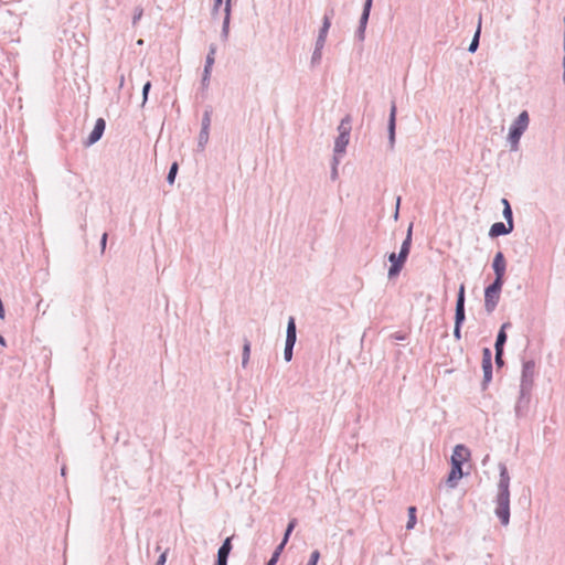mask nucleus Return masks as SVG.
Instances as JSON below:
<instances>
[{"instance_id":"nucleus-1","label":"nucleus","mask_w":565,"mask_h":565,"mask_svg":"<svg viewBox=\"0 0 565 565\" xmlns=\"http://www.w3.org/2000/svg\"><path fill=\"white\" fill-rule=\"evenodd\" d=\"M498 492L494 498V514L503 526L510 523V475L504 463H499Z\"/></svg>"},{"instance_id":"nucleus-2","label":"nucleus","mask_w":565,"mask_h":565,"mask_svg":"<svg viewBox=\"0 0 565 565\" xmlns=\"http://www.w3.org/2000/svg\"><path fill=\"white\" fill-rule=\"evenodd\" d=\"M412 234H413V224H411L407 230L406 237L402 243L399 253L398 254L391 253L388 255V262L391 263V266H390L388 273H387L388 278H393L402 271V269L407 260V257L409 255V252H411Z\"/></svg>"},{"instance_id":"nucleus-3","label":"nucleus","mask_w":565,"mask_h":565,"mask_svg":"<svg viewBox=\"0 0 565 565\" xmlns=\"http://www.w3.org/2000/svg\"><path fill=\"white\" fill-rule=\"evenodd\" d=\"M529 124L530 116L526 110L521 111L511 124L508 135V141L510 143L511 151H516L519 149L520 139L526 131Z\"/></svg>"},{"instance_id":"nucleus-4","label":"nucleus","mask_w":565,"mask_h":565,"mask_svg":"<svg viewBox=\"0 0 565 565\" xmlns=\"http://www.w3.org/2000/svg\"><path fill=\"white\" fill-rule=\"evenodd\" d=\"M503 284L504 282L492 281L489 286L486 287L484 310L488 315H491L495 310L500 301Z\"/></svg>"},{"instance_id":"nucleus-5","label":"nucleus","mask_w":565,"mask_h":565,"mask_svg":"<svg viewBox=\"0 0 565 565\" xmlns=\"http://www.w3.org/2000/svg\"><path fill=\"white\" fill-rule=\"evenodd\" d=\"M535 376L534 360H523L520 390L532 391Z\"/></svg>"},{"instance_id":"nucleus-6","label":"nucleus","mask_w":565,"mask_h":565,"mask_svg":"<svg viewBox=\"0 0 565 565\" xmlns=\"http://www.w3.org/2000/svg\"><path fill=\"white\" fill-rule=\"evenodd\" d=\"M532 391L520 390L519 397L514 406L516 418H523L529 414Z\"/></svg>"},{"instance_id":"nucleus-7","label":"nucleus","mask_w":565,"mask_h":565,"mask_svg":"<svg viewBox=\"0 0 565 565\" xmlns=\"http://www.w3.org/2000/svg\"><path fill=\"white\" fill-rule=\"evenodd\" d=\"M492 352L489 348H483L482 350V371H483V380H482V388L486 390L488 384L492 380Z\"/></svg>"},{"instance_id":"nucleus-8","label":"nucleus","mask_w":565,"mask_h":565,"mask_svg":"<svg viewBox=\"0 0 565 565\" xmlns=\"http://www.w3.org/2000/svg\"><path fill=\"white\" fill-rule=\"evenodd\" d=\"M465 285L461 284L457 294L456 309H455V326H462L466 320L465 311Z\"/></svg>"},{"instance_id":"nucleus-9","label":"nucleus","mask_w":565,"mask_h":565,"mask_svg":"<svg viewBox=\"0 0 565 565\" xmlns=\"http://www.w3.org/2000/svg\"><path fill=\"white\" fill-rule=\"evenodd\" d=\"M492 268H493V271L495 275V278L493 281L504 282L507 264H505L504 255L502 252H498L494 255V258L492 262Z\"/></svg>"},{"instance_id":"nucleus-10","label":"nucleus","mask_w":565,"mask_h":565,"mask_svg":"<svg viewBox=\"0 0 565 565\" xmlns=\"http://www.w3.org/2000/svg\"><path fill=\"white\" fill-rule=\"evenodd\" d=\"M106 128V121L103 118H98L95 121L94 129L89 134L87 140L85 141V146L89 147L96 143L104 135Z\"/></svg>"},{"instance_id":"nucleus-11","label":"nucleus","mask_w":565,"mask_h":565,"mask_svg":"<svg viewBox=\"0 0 565 565\" xmlns=\"http://www.w3.org/2000/svg\"><path fill=\"white\" fill-rule=\"evenodd\" d=\"M514 230V224H508L503 222H497L491 225L489 230V236L495 238L499 236L508 235Z\"/></svg>"},{"instance_id":"nucleus-12","label":"nucleus","mask_w":565,"mask_h":565,"mask_svg":"<svg viewBox=\"0 0 565 565\" xmlns=\"http://www.w3.org/2000/svg\"><path fill=\"white\" fill-rule=\"evenodd\" d=\"M396 110H397L396 104H395V102H392L391 109H390L388 125H387L388 141H390L391 148H393L394 143H395Z\"/></svg>"},{"instance_id":"nucleus-13","label":"nucleus","mask_w":565,"mask_h":565,"mask_svg":"<svg viewBox=\"0 0 565 565\" xmlns=\"http://www.w3.org/2000/svg\"><path fill=\"white\" fill-rule=\"evenodd\" d=\"M232 0H225L224 6V19L222 23L221 39L227 41L230 34L231 12H232Z\"/></svg>"},{"instance_id":"nucleus-14","label":"nucleus","mask_w":565,"mask_h":565,"mask_svg":"<svg viewBox=\"0 0 565 565\" xmlns=\"http://www.w3.org/2000/svg\"><path fill=\"white\" fill-rule=\"evenodd\" d=\"M463 476L462 465L459 462H451V469L447 478V484L450 488H455L457 486V481L461 479Z\"/></svg>"},{"instance_id":"nucleus-15","label":"nucleus","mask_w":565,"mask_h":565,"mask_svg":"<svg viewBox=\"0 0 565 565\" xmlns=\"http://www.w3.org/2000/svg\"><path fill=\"white\" fill-rule=\"evenodd\" d=\"M470 457L469 449L463 445H457L454 448L452 455H451V462H459L462 465L468 458Z\"/></svg>"},{"instance_id":"nucleus-16","label":"nucleus","mask_w":565,"mask_h":565,"mask_svg":"<svg viewBox=\"0 0 565 565\" xmlns=\"http://www.w3.org/2000/svg\"><path fill=\"white\" fill-rule=\"evenodd\" d=\"M297 341V328L294 317H290L287 323L286 342L285 345L295 347Z\"/></svg>"},{"instance_id":"nucleus-17","label":"nucleus","mask_w":565,"mask_h":565,"mask_svg":"<svg viewBox=\"0 0 565 565\" xmlns=\"http://www.w3.org/2000/svg\"><path fill=\"white\" fill-rule=\"evenodd\" d=\"M510 327H511L510 322H504L501 326V328H500V330H499V332L497 334V339H495V343H494V350L495 351L504 352V344H505L507 339H508L505 330L508 328H510Z\"/></svg>"},{"instance_id":"nucleus-18","label":"nucleus","mask_w":565,"mask_h":565,"mask_svg":"<svg viewBox=\"0 0 565 565\" xmlns=\"http://www.w3.org/2000/svg\"><path fill=\"white\" fill-rule=\"evenodd\" d=\"M350 141V135L339 134L334 141V153L335 154H344L347 150V146Z\"/></svg>"},{"instance_id":"nucleus-19","label":"nucleus","mask_w":565,"mask_h":565,"mask_svg":"<svg viewBox=\"0 0 565 565\" xmlns=\"http://www.w3.org/2000/svg\"><path fill=\"white\" fill-rule=\"evenodd\" d=\"M333 14H334L333 9H330L329 11H327L324 13V17L322 19V25H321V28L319 30V34H318L319 38L327 40L328 32L331 26V18L333 17Z\"/></svg>"},{"instance_id":"nucleus-20","label":"nucleus","mask_w":565,"mask_h":565,"mask_svg":"<svg viewBox=\"0 0 565 565\" xmlns=\"http://www.w3.org/2000/svg\"><path fill=\"white\" fill-rule=\"evenodd\" d=\"M232 547V537H226L217 550L216 558L227 562Z\"/></svg>"},{"instance_id":"nucleus-21","label":"nucleus","mask_w":565,"mask_h":565,"mask_svg":"<svg viewBox=\"0 0 565 565\" xmlns=\"http://www.w3.org/2000/svg\"><path fill=\"white\" fill-rule=\"evenodd\" d=\"M216 50H217L216 45L214 43H211L209 46V52H207L206 58H205L204 71L212 72V67L215 62Z\"/></svg>"},{"instance_id":"nucleus-22","label":"nucleus","mask_w":565,"mask_h":565,"mask_svg":"<svg viewBox=\"0 0 565 565\" xmlns=\"http://www.w3.org/2000/svg\"><path fill=\"white\" fill-rule=\"evenodd\" d=\"M372 4H373L372 1H366V0L364 1L362 14H361L360 21H359V26L366 28L367 21L370 18V12L372 9Z\"/></svg>"},{"instance_id":"nucleus-23","label":"nucleus","mask_w":565,"mask_h":565,"mask_svg":"<svg viewBox=\"0 0 565 565\" xmlns=\"http://www.w3.org/2000/svg\"><path fill=\"white\" fill-rule=\"evenodd\" d=\"M351 116L350 115H347L345 117H343L338 126V131L339 134H343V135H350L351 134Z\"/></svg>"},{"instance_id":"nucleus-24","label":"nucleus","mask_w":565,"mask_h":565,"mask_svg":"<svg viewBox=\"0 0 565 565\" xmlns=\"http://www.w3.org/2000/svg\"><path fill=\"white\" fill-rule=\"evenodd\" d=\"M250 356V342L248 340L244 341L243 352H242V366L246 367Z\"/></svg>"},{"instance_id":"nucleus-25","label":"nucleus","mask_w":565,"mask_h":565,"mask_svg":"<svg viewBox=\"0 0 565 565\" xmlns=\"http://www.w3.org/2000/svg\"><path fill=\"white\" fill-rule=\"evenodd\" d=\"M209 137H210V130H205V129L200 130L199 139H198V148L200 150H204L206 143L209 142Z\"/></svg>"},{"instance_id":"nucleus-26","label":"nucleus","mask_w":565,"mask_h":565,"mask_svg":"<svg viewBox=\"0 0 565 565\" xmlns=\"http://www.w3.org/2000/svg\"><path fill=\"white\" fill-rule=\"evenodd\" d=\"M211 116H212V110L210 108L205 109L203 113V116H202L201 129L210 130Z\"/></svg>"},{"instance_id":"nucleus-27","label":"nucleus","mask_w":565,"mask_h":565,"mask_svg":"<svg viewBox=\"0 0 565 565\" xmlns=\"http://www.w3.org/2000/svg\"><path fill=\"white\" fill-rule=\"evenodd\" d=\"M416 524V508L409 507L408 508V521L406 524L407 530H412Z\"/></svg>"},{"instance_id":"nucleus-28","label":"nucleus","mask_w":565,"mask_h":565,"mask_svg":"<svg viewBox=\"0 0 565 565\" xmlns=\"http://www.w3.org/2000/svg\"><path fill=\"white\" fill-rule=\"evenodd\" d=\"M479 38H480V25L478 26L471 43L469 44L468 51L470 53H475L478 50L479 46Z\"/></svg>"},{"instance_id":"nucleus-29","label":"nucleus","mask_w":565,"mask_h":565,"mask_svg":"<svg viewBox=\"0 0 565 565\" xmlns=\"http://www.w3.org/2000/svg\"><path fill=\"white\" fill-rule=\"evenodd\" d=\"M322 60V50L315 49L311 55L310 65L311 67H316L321 63Z\"/></svg>"},{"instance_id":"nucleus-30","label":"nucleus","mask_w":565,"mask_h":565,"mask_svg":"<svg viewBox=\"0 0 565 565\" xmlns=\"http://www.w3.org/2000/svg\"><path fill=\"white\" fill-rule=\"evenodd\" d=\"M179 166L177 162H173L169 169L168 175H167V182L169 184H173L177 173H178Z\"/></svg>"},{"instance_id":"nucleus-31","label":"nucleus","mask_w":565,"mask_h":565,"mask_svg":"<svg viewBox=\"0 0 565 565\" xmlns=\"http://www.w3.org/2000/svg\"><path fill=\"white\" fill-rule=\"evenodd\" d=\"M502 214L508 224H514L511 204H507V206L503 209Z\"/></svg>"},{"instance_id":"nucleus-32","label":"nucleus","mask_w":565,"mask_h":565,"mask_svg":"<svg viewBox=\"0 0 565 565\" xmlns=\"http://www.w3.org/2000/svg\"><path fill=\"white\" fill-rule=\"evenodd\" d=\"M296 524H297V520L296 519H292V520L289 521V523L287 525V529L285 531V534H284V539H282L285 542H288L289 536L292 533Z\"/></svg>"},{"instance_id":"nucleus-33","label":"nucleus","mask_w":565,"mask_h":565,"mask_svg":"<svg viewBox=\"0 0 565 565\" xmlns=\"http://www.w3.org/2000/svg\"><path fill=\"white\" fill-rule=\"evenodd\" d=\"M142 14H143V9L141 7H136L135 8V11H134V17H132V25H137V23L140 21V19L142 18Z\"/></svg>"},{"instance_id":"nucleus-34","label":"nucleus","mask_w":565,"mask_h":565,"mask_svg":"<svg viewBox=\"0 0 565 565\" xmlns=\"http://www.w3.org/2000/svg\"><path fill=\"white\" fill-rule=\"evenodd\" d=\"M150 89H151V82L148 81L145 83V85L142 87V106H145L148 100V95H149Z\"/></svg>"},{"instance_id":"nucleus-35","label":"nucleus","mask_w":565,"mask_h":565,"mask_svg":"<svg viewBox=\"0 0 565 565\" xmlns=\"http://www.w3.org/2000/svg\"><path fill=\"white\" fill-rule=\"evenodd\" d=\"M211 73L210 71H204L203 70V74H202V79H201V85L203 88H207L209 85H210V79H211Z\"/></svg>"},{"instance_id":"nucleus-36","label":"nucleus","mask_w":565,"mask_h":565,"mask_svg":"<svg viewBox=\"0 0 565 565\" xmlns=\"http://www.w3.org/2000/svg\"><path fill=\"white\" fill-rule=\"evenodd\" d=\"M319 558H320V552L318 550L312 551L307 565H317Z\"/></svg>"},{"instance_id":"nucleus-37","label":"nucleus","mask_w":565,"mask_h":565,"mask_svg":"<svg viewBox=\"0 0 565 565\" xmlns=\"http://www.w3.org/2000/svg\"><path fill=\"white\" fill-rule=\"evenodd\" d=\"M294 354V347L285 345L284 359L286 362H290Z\"/></svg>"},{"instance_id":"nucleus-38","label":"nucleus","mask_w":565,"mask_h":565,"mask_svg":"<svg viewBox=\"0 0 565 565\" xmlns=\"http://www.w3.org/2000/svg\"><path fill=\"white\" fill-rule=\"evenodd\" d=\"M223 3V0H213L212 15L215 17Z\"/></svg>"},{"instance_id":"nucleus-39","label":"nucleus","mask_w":565,"mask_h":565,"mask_svg":"<svg viewBox=\"0 0 565 565\" xmlns=\"http://www.w3.org/2000/svg\"><path fill=\"white\" fill-rule=\"evenodd\" d=\"M365 29L363 26H358L355 31V36L359 41H363L365 39Z\"/></svg>"},{"instance_id":"nucleus-40","label":"nucleus","mask_w":565,"mask_h":565,"mask_svg":"<svg viewBox=\"0 0 565 565\" xmlns=\"http://www.w3.org/2000/svg\"><path fill=\"white\" fill-rule=\"evenodd\" d=\"M503 353H504V352L495 351L494 360H495V364H497L499 367H501V366L504 364V361H503Z\"/></svg>"},{"instance_id":"nucleus-41","label":"nucleus","mask_w":565,"mask_h":565,"mask_svg":"<svg viewBox=\"0 0 565 565\" xmlns=\"http://www.w3.org/2000/svg\"><path fill=\"white\" fill-rule=\"evenodd\" d=\"M390 337L395 341H404L406 339V334L402 332H394Z\"/></svg>"},{"instance_id":"nucleus-42","label":"nucleus","mask_w":565,"mask_h":565,"mask_svg":"<svg viewBox=\"0 0 565 565\" xmlns=\"http://www.w3.org/2000/svg\"><path fill=\"white\" fill-rule=\"evenodd\" d=\"M286 544H287V542H285L282 540L281 543L275 548L273 554L279 557L281 552L284 551Z\"/></svg>"},{"instance_id":"nucleus-43","label":"nucleus","mask_w":565,"mask_h":565,"mask_svg":"<svg viewBox=\"0 0 565 565\" xmlns=\"http://www.w3.org/2000/svg\"><path fill=\"white\" fill-rule=\"evenodd\" d=\"M324 44H326V40L322 39V38L317 36V40H316V43H315V49L323 50Z\"/></svg>"},{"instance_id":"nucleus-44","label":"nucleus","mask_w":565,"mask_h":565,"mask_svg":"<svg viewBox=\"0 0 565 565\" xmlns=\"http://www.w3.org/2000/svg\"><path fill=\"white\" fill-rule=\"evenodd\" d=\"M461 328H462V326H455L454 327V338L456 340H460L461 339Z\"/></svg>"},{"instance_id":"nucleus-45","label":"nucleus","mask_w":565,"mask_h":565,"mask_svg":"<svg viewBox=\"0 0 565 565\" xmlns=\"http://www.w3.org/2000/svg\"><path fill=\"white\" fill-rule=\"evenodd\" d=\"M107 237H108L107 233H104L102 235V238H100V249H102V253H104L105 249H106Z\"/></svg>"},{"instance_id":"nucleus-46","label":"nucleus","mask_w":565,"mask_h":565,"mask_svg":"<svg viewBox=\"0 0 565 565\" xmlns=\"http://www.w3.org/2000/svg\"><path fill=\"white\" fill-rule=\"evenodd\" d=\"M167 561V551L162 552L154 565H164Z\"/></svg>"},{"instance_id":"nucleus-47","label":"nucleus","mask_w":565,"mask_h":565,"mask_svg":"<svg viewBox=\"0 0 565 565\" xmlns=\"http://www.w3.org/2000/svg\"><path fill=\"white\" fill-rule=\"evenodd\" d=\"M338 175H339V174H338V168H335V167H331V173H330V178H331V180H333V181H334V180H337V179H338Z\"/></svg>"},{"instance_id":"nucleus-48","label":"nucleus","mask_w":565,"mask_h":565,"mask_svg":"<svg viewBox=\"0 0 565 565\" xmlns=\"http://www.w3.org/2000/svg\"><path fill=\"white\" fill-rule=\"evenodd\" d=\"M340 154H333V158H332V164L331 167H335L338 168L339 163H340V158H339Z\"/></svg>"},{"instance_id":"nucleus-49","label":"nucleus","mask_w":565,"mask_h":565,"mask_svg":"<svg viewBox=\"0 0 565 565\" xmlns=\"http://www.w3.org/2000/svg\"><path fill=\"white\" fill-rule=\"evenodd\" d=\"M278 559L279 557L273 554L269 561L266 563V565H276Z\"/></svg>"},{"instance_id":"nucleus-50","label":"nucleus","mask_w":565,"mask_h":565,"mask_svg":"<svg viewBox=\"0 0 565 565\" xmlns=\"http://www.w3.org/2000/svg\"><path fill=\"white\" fill-rule=\"evenodd\" d=\"M399 203H401V198L397 196V200H396V211H395V214H394L395 218H397V216H398Z\"/></svg>"},{"instance_id":"nucleus-51","label":"nucleus","mask_w":565,"mask_h":565,"mask_svg":"<svg viewBox=\"0 0 565 565\" xmlns=\"http://www.w3.org/2000/svg\"><path fill=\"white\" fill-rule=\"evenodd\" d=\"M563 82L565 84V51H564V57H563Z\"/></svg>"},{"instance_id":"nucleus-52","label":"nucleus","mask_w":565,"mask_h":565,"mask_svg":"<svg viewBox=\"0 0 565 565\" xmlns=\"http://www.w3.org/2000/svg\"><path fill=\"white\" fill-rule=\"evenodd\" d=\"M215 565H227V562L216 558Z\"/></svg>"},{"instance_id":"nucleus-53","label":"nucleus","mask_w":565,"mask_h":565,"mask_svg":"<svg viewBox=\"0 0 565 565\" xmlns=\"http://www.w3.org/2000/svg\"><path fill=\"white\" fill-rule=\"evenodd\" d=\"M501 203H502L503 209L507 206V204H510V202H509V201H508V199H505V198H503V199L501 200Z\"/></svg>"},{"instance_id":"nucleus-54","label":"nucleus","mask_w":565,"mask_h":565,"mask_svg":"<svg viewBox=\"0 0 565 565\" xmlns=\"http://www.w3.org/2000/svg\"><path fill=\"white\" fill-rule=\"evenodd\" d=\"M0 344L6 347V339L0 334Z\"/></svg>"},{"instance_id":"nucleus-55","label":"nucleus","mask_w":565,"mask_h":565,"mask_svg":"<svg viewBox=\"0 0 565 565\" xmlns=\"http://www.w3.org/2000/svg\"><path fill=\"white\" fill-rule=\"evenodd\" d=\"M65 470H66L65 467H63L62 470H61L62 476L65 475Z\"/></svg>"},{"instance_id":"nucleus-56","label":"nucleus","mask_w":565,"mask_h":565,"mask_svg":"<svg viewBox=\"0 0 565 565\" xmlns=\"http://www.w3.org/2000/svg\"><path fill=\"white\" fill-rule=\"evenodd\" d=\"M122 85H124V76H121V78H120V86H122Z\"/></svg>"}]
</instances>
